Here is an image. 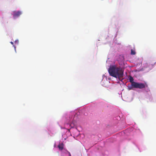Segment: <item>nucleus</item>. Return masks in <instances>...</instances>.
<instances>
[{
  "instance_id": "0eeeda50",
  "label": "nucleus",
  "mask_w": 156,
  "mask_h": 156,
  "mask_svg": "<svg viewBox=\"0 0 156 156\" xmlns=\"http://www.w3.org/2000/svg\"><path fill=\"white\" fill-rule=\"evenodd\" d=\"M131 54L132 55H134L136 54V52L133 49L131 50Z\"/></svg>"
},
{
  "instance_id": "20e7f679",
  "label": "nucleus",
  "mask_w": 156,
  "mask_h": 156,
  "mask_svg": "<svg viewBox=\"0 0 156 156\" xmlns=\"http://www.w3.org/2000/svg\"><path fill=\"white\" fill-rule=\"evenodd\" d=\"M129 82L131 83V84H132V85L133 86L134 84V83L136 82L133 81L134 79L132 76H129Z\"/></svg>"
},
{
  "instance_id": "f03ea898",
  "label": "nucleus",
  "mask_w": 156,
  "mask_h": 156,
  "mask_svg": "<svg viewBox=\"0 0 156 156\" xmlns=\"http://www.w3.org/2000/svg\"><path fill=\"white\" fill-rule=\"evenodd\" d=\"M134 83L133 86L134 88L141 89L145 87V85L143 83L135 82Z\"/></svg>"
},
{
  "instance_id": "423d86ee",
  "label": "nucleus",
  "mask_w": 156,
  "mask_h": 156,
  "mask_svg": "<svg viewBox=\"0 0 156 156\" xmlns=\"http://www.w3.org/2000/svg\"><path fill=\"white\" fill-rule=\"evenodd\" d=\"M128 89L129 90H133V86L132 85V84H131V85H128Z\"/></svg>"
},
{
  "instance_id": "39448f33",
  "label": "nucleus",
  "mask_w": 156,
  "mask_h": 156,
  "mask_svg": "<svg viewBox=\"0 0 156 156\" xmlns=\"http://www.w3.org/2000/svg\"><path fill=\"white\" fill-rule=\"evenodd\" d=\"M58 147L59 150L62 151L63 148V144L62 143H61L58 145Z\"/></svg>"
},
{
  "instance_id": "6e6552de",
  "label": "nucleus",
  "mask_w": 156,
  "mask_h": 156,
  "mask_svg": "<svg viewBox=\"0 0 156 156\" xmlns=\"http://www.w3.org/2000/svg\"><path fill=\"white\" fill-rule=\"evenodd\" d=\"M67 152L68 154H69V156H71V154L68 151H67Z\"/></svg>"
},
{
  "instance_id": "7ed1b4c3",
  "label": "nucleus",
  "mask_w": 156,
  "mask_h": 156,
  "mask_svg": "<svg viewBox=\"0 0 156 156\" xmlns=\"http://www.w3.org/2000/svg\"><path fill=\"white\" fill-rule=\"evenodd\" d=\"M22 13L21 11H14L13 12V16L14 17H18L20 16Z\"/></svg>"
},
{
  "instance_id": "f257e3e1",
  "label": "nucleus",
  "mask_w": 156,
  "mask_h": 156,
  "mask_svg": "<svg viewBox=\"0 0 156 156\" xmlns=\"http://www.w3.org/2000/svg\"><path fill=\"white\" fill-rule=\"evenodd\" d=\"M108 72L109 75L114 77L120 79L123 77L124 71L119 66L118 67L115 65L110 66Z\"/></svg>"
},
{
  "instance_id": "1a4fd4ad",
  "label": "nucleus",
  "mask_w": 156,
  "mask_h": 156,
  "mask_svg": "<svg viewBox=\"0 0 156 156\" xmlns=\"http://www.w3.org/2000/svg\"><path fill=\"white\" fill-rule=\"evenodd\" d=\"M10 43H11V44H12V45H13V43L11 41V42H10Z\"/></svg>"
}]
</instances>
